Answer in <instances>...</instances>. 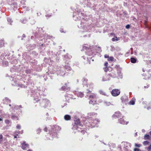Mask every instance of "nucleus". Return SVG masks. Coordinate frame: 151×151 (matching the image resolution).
I'll use <instances>...</instances> for the list:
<instances>
[{"label": "nucleus", "instance_id": "obj_51", "mask_svg": "<svg viewBox=\"0 0 151 151\" xmlns=\"http://www.w3.org/2000/svg\"><path fill=\"white\" fill-rule=\"evenodd\" d=\"M148 22V19L147 17L146 18V19L145 20V23L146 24Z\"/></svg>", "mask_w": 151, "mask_h": 151}, {"label": "nucleus", "instance_id": "obj_31", "mask_svg": "<svg viewBox=\"0 0 151 151\" xmlns=\"http://www.w3.org/2000/svg\"><path fill=\"white\" fill-rule=\"evenodd\" d=\"M96 103V101L95 100H91L89 101V103L90 104H92L93 105H94Z\"/></svg>", "mask_w": 151, "mask_h": 151}, {"label": "nucleus", "instance_id": "obj_32", "mask_svg": "<svg viewBox=\"0 0 151 151\" xmlns=\"http://www.w3.org/2000/svg\"><path fill=\"white\" fill-rule=\"evenodd\" d=\"M12 108L14 109L17 110L19 109V106L16 105H14L12 106Z\"/></svg>", "mask_w": 151, "mask_h": 151}, {"label": "nucleus", "instance_id": "obj_60", "mask_svg": "<svg viewBox=\"0 0 151 151\" xmlns=\"http://www.w3.org/2000/svg\"><path fill=\"white\" fill-rule=\"evenodd\" d=\"M119 75L120 76L119 77L120 78H122V76L121 73H119Z\"/></svg>", "mask_w": 151, "mask_h": 151}, {"label": "nucleus", "instance_id": "obj_33", "mask_svg": "<svg viewBox=\"0 0 151 151\" xmlns=\"http://www.w3.org/2000/svg\"><path fill=\"white\" fill-rule=\"evenodd\" d=\"M8 22L10 24L12 25V23L13 22V21L12 19L10 18H8L7 19Z\"/></svg>", "mask_w": 151, "mask_h": 151}, {"label": "nucleus", "instance_id": "obj_14", "mask_svg": "<svg viewBox=\"0 0 151 151\" xmlns=\"http://www.w3.org/2000/svg\"><path fill=\"white\" fill-rule=\"evenodd\" d=\"M123 116H122V118H120L119 121V123L122 124H127V122H126V121L124 120V119H123Z\"/></svg>", "mask_w": 151, "mask_h": 151}, {"label": "nucleus", "instance_id": "obj_62", "mask_svg": "<svg viewBox=\"0 0 151 151\" xmlns=\"http://www.w3.org/2000/svg\"><path fill=\"white\" fill-rule=\"evenodd\" d=\"M119 67V65H116L115 66V68H118Z\"/></svg>", "mask_w": 151, "mask_h": 151}, {"label": "nucleus", "instance_id": "obj_35", "mask_svg": "<svg viewBox=\"0 0 151 151\" xmlns=\"http://www.w3.org/2000/svg\"><path fill=\"white\" fill-rule=\"evenodd\" d=\"M104 104L106 106H109L111 104V103L109 102L104 101Z\"/></svg>", "mask_w": 151, "mask_h": 151}, {"label": "nucleus", "instance_id": "obj_58", "mask_svg": "<svg viewBox=\"0 0 151 151\" xmlns=\"http://www.w3.org/2000/svg\"><path fill=\"white\" fill-rule=\"evenodd\" d=\"M90 114H91V115H96L97 114L96 113H90Z\"/></svg>", "mask_w": 151, "mask_h": 151}, {"label": "nucleus", "instance_id": "obj_10", "mask_svg": "<svg viewBox=\"0 0 151 151\" xmlns=\"http://www.w3.org/2000/svg\"><path fill=\"white\" fill-rule=\"evenodd\" d=\"M21 147L23 150H26L27 148H29V145L26 143V142H24L21 144Z\"/></svg>", "mask_w": 151, "mask_h": 151}, {"label": "nucleus", "instance_id": "obj_45", "mask_svg": "<svg viewBox=\"0 0 151 151\" xmlns=\"http://www.w3.org/2000/svg\"><path fill=\"white\" fill-rule=\"evenodd\" d=\"M5 122L6 124H9L10 122V121L9 120L7 119L5 120Z\"/></svg>", "mask_w": 151, "mask_h": 151}, {"label": "nucleus", "instance_id": "obj_41", "mask_svg": "<svg viewBox=\"0 0 151 151\" xmlns=\"http://www.w3.org/2000/svg\"><path fill=\"white\" fill-rule=\"evenodd\" d=\"M45 37L47 38V39H50L52 37V36L50 37V36H49L48 35H45Z\"/></svg>", "mask_w": 151, "mask_h": 151}, {"label": "nucleus", "instance_id": "obj_19", "mask_svg": "<svg viewBox=\"0 0 151 151\" xmlns=\"http://www.w3.org/2000/svg\"><path fill=\"white\" fill-rule=\"evenodd\" d=\"M108 74L110 77H111L112 78H116V74L113 73H109Z\"/></svg>", "mask_w": 151, "mask_h": 151}, {"label": "nucleus", "instance_id": "obj_48", "mask_svg": "<svg viewBox=\"0 0 151 151\" xmlns=\"http://www.w3.org/2000/svg\"><path fill=\"white\" fill-rule=\"evenodd\" d=\"M41 129H40V128L37 129V133L38 134L41 131Z\"/></svg>", "mask_w": 151, "mask_h": 151}, {"label": "nucleus", "instance_id": "obj_28", "mask_svg": "<svg viewBox=\"0 0 151 151\" xmlns=\"http://www.w3.org/2000/svg\"><path fill=\"white\" fill-rule=\"evenodd\" d=\"M11 118L12 119L14 120L16 119L17 120L18 119V118L17 116L14 115H12L11 116Z\"/></svg>", "mask_w": 151, "mask_h": 151}, {"label": "nucleus", "instance_id": "obj_25", "mask_svg": "<svg viewBox=\"0 0 151 151\" xmlns=\"http://www.w3.org/2000/svg\"><path fill=\"white\" fill-rule=\"evenodd\" d=\"M104 70L105 72H107L108 70H111L112 69V68L110 67H105L104 68Z\"/></svg>", "mask_w": 151, "mask_h": 151}, {"label": "nucleus", "instance_id": "obj_9", "mask_svg": "<svg viewBox=\"0 0 151 151\" xmlns=\"http://www.w3.org/2000/svg\"><path fill=\"white\" fill-rule=\"evenodd\" d=\"M70 90V88L67 83L65 84V86H62L60 88L61 91H68Z\"/></svg>", "mask_w": 151, "mask_h": 151}, {"label": "nucleus", "instance_id": "obj_36", "mask_svg": "<svg viewBox=\"0 0 151 151\" xmlns=\"http://www.w3.org/2000/svg\"><path fill=\"white\" fill-rule=\"evenodd\" d=\"M150 136L148 134H145L144 136V139H149Z\"/></svg>", "mask_w": 151, "mask_h": 151}, {"label": "nucleus", "instance_id": "obj_55", "mask_svg": "<svg viewBox=\"0 0 151 151\" xmlns=\"http://www.w3.org/2000/svg\"><path fill=\"white\" fill-rule=\"evenodd\" d=\"M135 146L137 147H140V145L139 144H137L136 143L135 144Z\"/></svg>", "mask_w": 151, "mask_h": 151}, {"label": "nucleus", "instance_id": "obj_22", "mask_svg": "<svg viewBox=\"0 0 151 151\" xmlns=\"http://www.w3.org/2000/svg\"><path fill=\"white\" fill-rule=\"evenodd\" d=\"M88 81L87 79L85 78L83 79V84L84 86H87V81Z\"/></svg>", "mask_w": 151, "mask_h": 151}, {"label": "nucleus", "instance_id": "obj_6", "mask_svg": "<svg viewBox=\"0 0 151 151\" xmlns=\"http://www.w3.org/2000/svg\"><path fill=\"white\" fill-rule=\"evenodd\" d=\"M122 144L124 145V150L125 151H130L131 147V144L127 142H123L122 143Z\"/></svg>", "mask_w": 151, "mask_h": 151}, {"label": "nucleus", "instance_id": "obj_42", "mask_svg": "<svg viewBox=\"0 0 151 151\" xmlns=\"http://www.w3.org/2000/svg\"><path fill=\"white\" fill-rule=\"evenodd\" d=\"M18 86L21 88H25L26 87V86L22 84L18 85Z\"/></svg>", "mask_w": 151, "mask_h": 151}, {"label": "nucleus", "instance_id": "obj_54", "mask_svg": "<svg viewBox=\"0 0 151 151\" xmlns=\"http://www.w3.org/2000/svg\"><path fill=\"white\" fill-rule=\"evenodd\" d=\"M108 63L107 62H106L104 63V65L106 67H107Z\"/></svg>", "mask_w": 151, "mask_h": 151}, {"label": "nucleus", "instance_id": "obj_1", "mask_svg": "<svg viewBox=\"0 0 151 151\" xmlns=\"http://www.w3.org/2000/svg\"><path fill=\"white\" fill-rule=\"evenodd\" d=\"M45 89L44 88L42 87H39L37 88V91L36 92H34V93H32L31 96L33 97L34 99V102H37L39 100H40L39 98L40 96H44V91Z\"/></svg>", "mask_w": 151, "mask_h": 151}, {"label": "nucleus", "instance_id": "obj_13", "mask_svg": "<svg viewBox=\"0 0 151 151\" xmlns=\"http://www.w3.org/2000/svg\"><path fill=\"white\" fill-rule=\"evenodd\" d=\"M57 72L58 75H60L62 76H65V72L61 70H57Z\"/></svg>", "mask_w": 151, "mask_h": 151}, {"label": "nucleus", "instance_id": "obj_18", "mask_svg": "<svg viewBox=\"0 0 151 151\" xmlns=\"http://www.w3.org/2000/svg\"><path fill=\"white\" fill-rule=\"evenodd\" d=\"M77 95L78 97L82 98L84 96V94L83 92H78L77 93Z\"/></svg>", "mask_w": 151, "mask_h": 151}, {"label": "nucleus", "instance_id": "obj_49", "mask_svg": "<svg viewBox=\"0 0 151 151\" xmlns=\"http://www.w3.org/2000/svg\"><path fill=\"white\" fill-rule=\"evenodd\" d=\"M86 132V131L84 130H82L81 131V132L83 134H84Z\"/></svg>", "mask_w": 151, "mask_h": 151}, {"label": "nucleus", "instance_id": "obj_15", "mask_svg": "<svg viewBox=\"0 0 151 151\" xmlns=\"http://www.w3.org/2000/svg\"><path fill=\"white\" fill-rule=\"evenodd\" d=\"M83 50H88L89 49V48L91 49V46L87 44H85L83 46Z\"/></svg>", "mask_w": 151, "mask_h": 151}, {"label": "nucleus", "instance_id": "obj_8", "mask_svg": "<svg viewBox=\"0 0 151 151\" xmlns=\"http://www.w3.org/2000/svg\"><path fill=\"white\" fill-rule=\"evenodd\" d=\"M112 95L114 96H116L119 95L120 91L117 89H114L111 92Z\"/></svg>", "mask_w": 151, "mask_h": 151}, {"label": "nucleus", "instance_id": "obj_29", "mask_svg": "<svg viewBox=\"0 0 151 151\" xmlns=\"http://www.w3.org/2000/svg\"><path fill=\"white\" fill-rule=\"evenodd\" d=\"M8 65V62L7 61H3L2 63V65L3 66L6 67Z\"/></svg>", "mask_w": 151, "mask_h": 151}, {"label": "nucleus", "instance_id": "obj_5", "mask_svg": "<svg viewBox=\"0 0 151 151\" xmlns=\"http://www.w3.org/2000/svg\"><path fill=\"white\" fill-rule=\"evenodd\" d=\"M83 127V125L80 124V120L79 119L76 120L75 121V125L72 127L73 129H76L78 131H80L81 130V127Z\"/></svg>", "mask_w": 151, "mask_h": 151}, {"label": "nucleus", "instance_id": "obj_63", "mask_svg": "<svg viewBox=\"0 0 151 151\" xmlns=\"http://www.w3.org/2000/svg\"><path fill=\"white\" fill-rule=\"evenodd\" d=\"M87 61H88V63H89V64H90V60H89V59H88V58H87Z\"/></svg>", "mask_w": 151, "mask_h": 151}, {"label": "nucleus", "instance_id": "obj_7", "mask_svg": "<svg viewBox=\"0 0 151 151\" xmlns=\"http://www.w3.org/2000/svg\"><path fill=\"white\" fill-rule=\"evenodd\" d=\"M40 101V105L44 107H46L49 103V101L47 99H43L39 100Z\"/></svg>", "mask_w": 151, "mask_h": 151}, {"label": "nucleus", "instance_id": "obj_59", "mask_svg": "<svg viewBox=\"0 0 151 151\" xmlns=\"http://www.w3.org/2000/svg\"><path fill=\"white\" fill-rule=\"evenodd\" d=\"M47 127H45V128H44V130L46 132H47Z\"/></svg>", "mask_w": 151, "mask_h": 151}, {"label": "nucleus", "instance_id": "obj_11", "mask_svg": "<svg viewBox=\"0 0 151 151\" xmlns=\"http://www.w3.org/2000/svg\"><path fill=\"white\" fill-rule=\"evenodd\" d=\"M122 116V114L119 111H117L113 115V118H119Z\"/></svg>", "mask_w": 151, "mask_h": 151}, {"label": "nucleus", "instance_id": "obj_4", "mask_svg": "<svg viewBox=\"0 0 151 151\" xmlns=\"http://www.w3.org/2000/svg\"><path fill=\"white\" fill-rule=\"evenodd\" d=\"M60 127L58 126L55 125L53 126L52 129L49 132L50 135L52 137H57V132L58 131V129L60 130Z\"/></svg>", "mask_w": 151, "mask_h": 151}, {"label": "nucleus", "instance_id": "obj_3", "mask_svg": "<svg viewBox=\"0 0 151 151\" xmlns=\"http://www.w3.org/2000/svg\"><path fill=\"white\" fill-rule=\"evenodd\" d=\"M100 121L98 119L96 118L95 120L92 119L91 118L89 119V124L88 126L93 128L95 127H98L97 124L99 123Z\"/></svg>", "mask_w": 151, "mask_h": 151}, {"label": "nucleus", "instance_id": "obj_12", "mask_svg": "<svg viewBox=\"0 0 151 151\" xmlns=\"http://www.w3.org/2000/svg\"><path fill=\"white\" fill-rule=\"evenodd\" d=\"M110 79L109 76L108 75H105L103 77L102 81H109Z\"/></svg>", "mask_w": 151, "mask_h": 151}, {"label": "nucleus", "instance_id": "obj_50", "mask_svg": "<svg viewBox=\"0 0 151 151\" xmlns=\"http://www.w3.org/2000/svg\"><path fill=\"white\" fill-rule=\"evenodd\" d=\"M12 85H14L13 83V82H14V83H15V85H17V83L16 82V81H14V80H13L12 81Z\"/></svg>", "mask_w": 151, "mask_h": 151}, {"label": "nucleus", "instance_id": "obj_2", "mask_svg": "<svg viewBox=\"0 0 151 151\" xmlns=\"http://www.w3.org/2000/svg\"><path fill=\"white\" fill-rule=\"evenodd\" d=\"M71 58L72 56L68 54H67L64 56V60L65 61V63H67V65H65L63 67L65 69L67 70H70L71 69V67L69 65V63L68 62Z\"/></svg>", "mask_w": 151, "mask_h": 151}, {"label": "nucleus", "instance_id": "obj_53", "mask_svg": "<svg viewBox=\"0 0 151 151\" xmlns=\"http://www.w3.org/2000/svg\"><path fill=\"white\" fill-rule=\"evenodd\" d=\"M130 27V25L129 24H127L126 26V28H129Z\"/></svg>", "mask_w": 151, "mask_h": 151}, {"label": "nucleus", "instance_id": "obj_61", "mask_svg": "<svg viewBox=\"0 0 151 151\" xmlns=\"http://www.w3.org/2000/svg\"><path fill=\"white\" fill-rule=\"evenodd\" d=\"M18 136V134H16V135H15L14 136V138H17V136Z\"/></svg>", "mask_w": 151, "mask_h": 151}, {"label": "nucleus", "instance_id": "obj_57", "mask_svg": "<svg viewBox=\"0 0 151 151\" xmlns=\"http://www.w3.org/2000/svg\"><path fill=\"white\" fill-rule=\"evenodd\" d=\"M134 151H139V149L137 148H135L134 149Z\"/></svg>", "mask_w": 151, "mask_h": 151}, {"label": "nucleus", "instance_id": "obj_39", "mask_svg": "<svg viewBox=\"0 0 151 151\" xmlns=\"http://www.w3.org/2000/svg\"><path fill=\"white\" fill-rule=\"evenodd\" d=\"M3 141V136L2 135H0V144Z\"/></svg>", "mask_w": 151, "mask_h": 151}, {"label": "nucleus", "instance_id": "obj_56", "mask_svg": "<svg viewBox=\"0 0 151 151\" xmlns=\"http://www.w3.org/2000/svg\"><path fill=\"white\" fill-rule=\"evenodd\" d=\"M148 150H151V145H150L147 148Z\"/></svg>", "mask_w": 151, "mask_h": 151}, {"label": "nucleus", "instance_id": "obj_21", "mask_svg": "<svg viewBox=\"0 0 151 151\" xmlns=\"http://www.w3.org/2000/svg\"><path fill=\"white\" fill-rule=\"evenodd\" d=\"M135 98H132V99L131 100L129 103L130 105H134L135 104Z\"/></svg>", "mask_w": 151, "mask_h": 151}, {"label": "nucleus", "instance_id": "obj_26", "mask_svg": "<svg viewBox=\"0 0 151 151\" xmlns=\"http://www.w3.org/2000/svg\"><path fill=\"white\" fill-rule=\"evenodd\" d=\"M89 98L90 99H94L96 98V95L95 94L91 93L90 95H89Z\"/></svg>", "mask_w": 151, "mask_h": 151}, {"label": "nucleus", "instance_id": "obj_34", "mask_svg": "<svg viewBox=\"0 0 151 151\" xmlns=\"http://www.w3.org/2000/svg\"><path fill=\"white\" fill-rule=\"evenodd\" d=\"M71 96L70 94H66L65 96V97L66 100H68V98H70L73 99L70 97Z\"/></svg>", "mask_w": 151, "mask_h": 151}, {"label": "nucleus", "instance_id": "obj_40", "mask_svg": "<svg viewBox=\"0 0 151 151\" xmlns=\"http://www.w3.org/2000/svg\"><path fill=\"white\" fill-rule=\"evenodd\" d=\"M149 142L147 141H145L143 142V145H148Z\"/></svg>", "mask_w": 151, "mask_h": 151}, {"label": "nucleus", "instance_id": "obj_37", "mask_svg": "<svg viewBox=\"0 0 151 151\" xmlns=\"http://www.w3.org/2000/svg\"><path fill=\"white\" fill-rule=\"evenodd\" d=\"M127 98H127L126 96H123L121 97V99L122 100V102H125L124 101V99H127Z\"/></svg>", "mask_w": 151, "mask_h": 151}, {"label": "nucleus", "instance_id": "obj_44", "mask_svg": "<svg viewBox=\"0 0 151 151\" xmlns=\"http://www.w3.org/2000/svg\"><path fill=\"white\" fill-rule=\"evenodd\" d=\"M25 72L27 74L30 73L31 72V70L30 69H27L26 70Z\"/></svg>", "mask_w": 151, "mask_h": 151}, {"label": "nucleus", "instance_id": "obj_38", "mask_svg": "<svg viewBox=\"0 0 151 151\" xmlns=\"http://www.w3.org/2000/svg\"><path fill=\"white\" fill-rule=\"evenodd\" d=\"M114 59V57H113L111 56V57H110L109 58H108V61H113Z\"/></svg>", "mask_w": 151, "mask_h": 151}, {"label": "nucleus", "instance_id": "obj_64", "mask_svg": "<svg viewBox=\"0 0 151 151\" xmlns=\"http://www.w3.org/2000/svg\"><path fill=\"white\" fill-rule=\"evenodd\" d=\"M118 148L120 150L121 149V147L120 145H119L118 147Z\"/></svg>", "mask_w": 151, "mask_h": 151}, {"label": "nucleus", "instance_id": "obj_43", "mask_svg": "<svg viewBox=\"0 0 151 151\" xmlns=\"http://www.w3.org/2000/svg\"><path fill=\"white\" fill-rule=\"evenodd\" d=\"M60 31L61 33H65L66 31L64 30V29H60Z\"/></svg>", "mask_w": 151, "mask_h": 151}, {"label": "nucleus", "instance_id": "obj_17", "mask_svg": "<svg viewBox=\"0 0 151 151\" xmlns=\"http://www.w3.org/2000/svg\"><path fill=\"white\" fill-rule=\"evenodd\" d=\"M3 103L4 104H7L10 103L11 100L8 98L6 97L3 100Z\"/></svg>", "mask_w": 151, "mask_h": 151}, {"label": "nucleus", "instance_id": "obj_47", "mask_svg": "<svg viewBox=\"0 0 151 151\" xmlns=\"http://www.w3.org/2000/svg\"><path fill=\"white\" fill-rule=\"evenodd\" d=\"M21 128V126L20 125L17 124V128L18 129H20Z\"/></svg>", "mask_w": 151, "mask_h": 151}, {"label": "nucleus", "instance_id": "obj_24", "mask_svg": "<svg viewBox=\"0 0 151 151\" xmlns=\"http://www.w3.org/2000/svg\"><path fill=\"white\" fill-rule=\"evenodd\" d=\"M86 53L87 55L89 56H91L93 55V52H92L91 50L90 49L88 51L86 52Z\"/></svg>", "mask_w": 151, "mask_h": 151}, {"label": "nucleus", "instance_id": "obj_52", "mask_svg": "<svg viewBox=\"0 0 151 151\" xmlns=\"http://www.w3.org/2000/svg\"><path fill=\"white\" fill-rule=\"evenodd\" d=\"M104 57L105 58H109V56L108 55L106 54L104 55Z\"/></svg>", "mask_w": 151, "mask_h": 151}, {"label": "nucleus", "instance_id": "obj_27", "mask_svg": "<svg viewBox=\"0 0 151 151\" xmlns=\"http://www.w3.org/2000/svg\"><path fill=\"white\" fill-rule=\"evenodd\" d=\"M131 62L132 63H136L137 60L136 58H132L130 59Z\"/></svg>", "mask_w": 151, "mask_h": 151}, {"label": "nucleus", "instance_id": "obj_30", "mask_svg": "<svg viewBox=\"0 0 151 151\" xmlns=\"http://www.w3.org/2000/svg\"><path fill=\"white\" fill-rule=\"evenodd\" d=\"M4 40H0V47H2L4 45Z\"/></svg>", "mask_w": 151, "mask_h": 151}, {"label": "nucleus", "instance_id": "obj_23", "mask_svg": "<svg viewBox=\"0 0 151 151\" xmlns=\"http://www.w3.org/2000/svg\"><path fill=\"white\" fill-rule=\"evenodd\" d=\"M99 93L101 95H103L105 96H107V95L106 93L105 92L102 90H100L99 91Z\"/></svg>", "mask_w": 151, "mask_h": 151}, {"label": "nucleus", "instance_id": "obj_46", "mask_svg": "<svg viewBox=\"0 0 151 151\" xmlns=\"http://www.w3.org/2000/svg\"><path fill=\"white\" fill-rule=\"evenodd\" d=\"M116 38H117L116 37V38H113L112 39V40L113 41H117L118 40L117 39H116Z\"/></svg>", "mask_w": 151, "mask_h": 151}, {"label": "nucleus", "instance_id": "obj_20", "mask_svg": "<svg viewBox=\"0 0 151 151\" xmlns=\"http://www.w3.org/2000/svg\"><path fill=\"white\" fill-rule=\"evenodd\" d=\"M64 119L67 121L71 119L70 116L68 115H66L64 117Z\"/></svg>", "mask_w": 151, "mask_h": 151}, {"label": "nucleus", "instance_id": "obj_16", "mask_svg": "<svg viewBox=\"0 0 151 151\" xmlns=\"http://www.w3.org/2000/svg\"><path fill=\"white\" fill-rule=\"evenodd\" d=\"M27 47H28L29 49H30V50L33 49L35 48L36 47V45L35 44H33L32 45H27Z\"/></svg>", "mask_w": 151, "mask_h": 151}]
</instances>
